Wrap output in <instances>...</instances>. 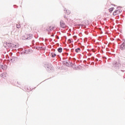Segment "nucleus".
Returning a JSON list of instances; mask_svg holds the SVG:
<instances>
[{"instance_id":"1","label":"nucleus","mask_w":125,"mask_h":125,"mask_svg":"<svg viewBox=\"0 0 125 125\" xmlns=\"http://www.w3.org/2000/svg\"><path fill=\"white\" fill-rule=\"evenodd\" d=\"M121 66V63L118 62H114L113 63V67L116 69V70H119L120 69V66Z\"/></svg>"},{"instance_id":"2","label":"nucleus","mask_w":125,"mask_h":125,"mask_svg":"<svg viewBox=\"0 0 125 125\" xmlns=\"http://www.w3.org/2000/svg\"><path fill=\"white\" fill-rule=\"evenodd\" d=\"M46 69L47 72H50L54 70V67H53L51 64L49 63L47 65V68Z\"/></svg>"},{"instance_id":"3","label":"nucleus","mask_w":125,"mask_h":125,"mask_svg":"<svg viewBox=\"0 0 125 125\" xmlns=\"http://www.w3.org/2000/svg\"><path fill=\"white\" fill-rule=\"evenodd\" d=\"M6 44L9 48H14V44L11 42H6Z\"/></svg>"},{"instance_id":"4","label":"nucleus","mask_w":125,"mask_h":125,"mask_svg":"<svg viewBox=\"0 0 125 125\" xmlns=\"http://www.w3.org/2000/svg\"><path fill=\"white\" fill-rule=\"evenodd\" d=\"M122 10L120 9H118V10H116L113 13V15L114 16H116V15H118V14H120V13L122 12Z\"/></svg>"},{"instance_id":"5","label":"nucleus","mask_w":125,"mask_h":125,"mask_svg":"<svg viewBox=\"0 0 125 125\" xmlns=\"http://www.w3.org/2000/svg\"><path fill=\"white\" fill-rule=\"evenodd\" d=\"M60 27H62V29H65V28H66V25L65 24V23H64V21H61L60 22Z\"/></svg>"},{"instance_id":"6","label":"nucleus","mask_w":125,"mask_h":125,"mask_svg":"<svg viewBox=\"0 0 125 125\" xmlns=\"http://www.w3.org/2000/svg\"><path fill=\"white\" fill-rule=\"evenodd\" d=\"M119 48L121 50H124L125 49V43L123 42L121 45H119Z\"/></svg>"},{"instance_id":"7","label":"nucleus","mask_w":125,"mask_h":125,"mask_svg":"<svg viewBox=\"0 0 125 125\" xmlns=\"http://www.w3.org/2000/svg\"><path fill=\"white\" fill-rule=\"evenodd\" d=\"M62 63L63 65H64V66H65L66 67H69V66H70L69 62L67 61H63L62 62Z\"/></svg>"},{"instance_id":"8","label":"nucleus","mask_w":125,"mask_h":125,"mask_svg":"<svg viewBox=\"0 0 125 125\" xmlns=\"http://www.w3.org/2000/svg\"><path fill=\"white\" fill-rule=\"evenodd\" d=\"M27 40H30L32 39H33V37H34V35L33 34H27Z\"/></svg>"},{"instance_id":"9","label":"nucleus","mask_w":125,"mask_h":125,"mask_svg":"<svg viewBox=\"0 0 125 125\" xmlns=\"http://www.w3.org/2000/svg\"><path fill=\"white\" fill-rule=\"evenodd\" d=\"M7 74L6 72L3 73L0 75L1 78H3V79H5L6 78Z\"/></svg>"},{"instance_id":"10","label":"nucleus","mask_w":125,"mask_h":125,"mask_svg":"<svg viewBox=\"0 0 125 125\" xmlns=\"http://www.w3.org/2000/svg\"><path fill=\"white\" fill-rule=\"evenodd\" d=\"M1 69H2V70H6L7 69V65L6 64L1 65Z\"/></svg>"},{"instance_id":"11","label":"nucleus","mask_w":125,"mask_h":125,"mask_svg":"<svg viewBox=\"0 0 125 125\" xmlns=\"http://www.w3.org/2000/svg\"><path fill=\"white\" fill-rule=\"evenodd\" d=\"M30 52V49H26L24 50V51H23V54H28Z\"/></svg>"},{"instance_id":"12","label":"nucleus","mask_w":125,"mask_h":125,"mask_svg":"<svg viewBox=\"0 0 125 125\" xmlns=\"http://www.w3.org/2000/svg\"><path fill=\"white\" fill-rule=\"evenodd\" d=\"M16 59H18V58L16 57H12V59L10 60V61L13 62L15 61V60H16Z\"/></svg>"},{"instance_id":"13","label":"nucleus","mask_w":125,"mask_h":125,"mask_svg":"<svg viewBox=\"0 0 125 125\" xmlns=\"http://www.w3.org/2000/svg\"><path fill=\"white\" fill-rule=\"evenodd\" d=\"M62 50H63V49L61 47H59L57 49V51H58V52H59V53H61V52H62Z\"/></svg>"},{"instance_id":"14","label":"nucleus","mask_w":125,"mask_h":125,"mask_svg":"<svg viewBox=\"0 0 125 125\" xmlns=\"http://www.w3.org/2000/svg\"><path fill=\"white\" fill-rule=\"evenodd\" d=\"M56 56V54H55L53 52L51 53V54H50L51 57H52V58H54V57H55Z\"/></svg>"},{"instance_id":"15","label":"nucleus","mask_w":125,"mask_h":125,"mask_svg":"<svg viewBox=\"0 0 125 125\" xmlns=\"http://www.w3.org/2000/svg\"><path fill=\"white\" fill-rule=\"evenodd\" d=\"M46 31L48 32V35H49L50 34V31H51V26H50L48 29H47Z\"/></svg>"},{"instance_id":"16","label":"nucleus","mask_w":125,"mask_h":125,"mask_svg":"<svg viewBox=\"0 0 125 125\" xmlns=\"http://www.w3.org/2000/svg\"><path fill=\"white\" fill-rule=\"evenodd\" d=\"M80 51H81V48L78 47V48L75 49V52H76V53H79V52H80Z\"/></svg>"},{"instance_id":"17","label":"nucleus","mask_w":125,"mask_h":125,"mask_svg":"<svg viewBox=\"0 0 125 125\" xmlns=\"http://www.w3.org/2000/svg\"><path fill=\"white\" fill-rule=\"evenodd\" d=\"M64 11H66L67 15H69L71 13V11L69 10H66V9H64Z\"/></svg>"},{"instance_id":"18","label":"nucleus","mask_w":125,"mask_h":125,"mask_svg":"<svg viewBox=\"0 0 125 125\" xmlns=\"http://www.w3.org/2000/svg\"><path fill=\"white\" fill-rule=\"evenodd\" d=\"M22 40H28V37L27 36V35H25V36H23L22 37Z\"/></svg>"},{"instance_id":"19","label":"nucleus","mask_w":125,"mask_h":125,"mask_svg":"<svg viewBox=\"0 0 125 125\" xmlns=\"http://www.w3.org/2000/svg\"><path fill=\"white\" fill-rule=\"evenodd\" d=\"M42 46H41V47H40V46H36V47H35V49H37V50H39L40 49H42Z\"/></svg>"},{"instance_id":"20","label":"nucleus","mask_w":125,"mask_h":125,"mask_svg":"<svg viewBox=\"0 0 125 125\" xmlns=\"http://www.w3.org/2000/svg\"><path fill=\"white\" fill-rule=\"evenodd\" d=\"M114 9H115V8H114V7H111V8H109V12H110V13L113 12V11L114 10Z\"/></svg>"},{"instance_id":"21","label":"nucleus","mask_w":125,"mask_h":125,"mask_svg":"<svg viewBox=\"0 0 125 125\" xmlns=\"http://www.w3.org/2000/svg\"><path fill=\"white\" fill-rule=\"evenodd\" d=\"M78 26H81V27H84L85 26V24L81 23V24H79Z\"/></svg>"},{"instance_id":"22","label":"nucleus","mask_w":125,"mask_h":125,"mask_svg":"<svg viewBox=\"0 0 125 125\" xmlns=\"http://www.w3.org/2000/svg\"><path fill=\"white\" fill-rule=\"evenodd\" d=\"M68 63L69 64V65L68 67H72V66H73V63H72V62H68Z\"/></svg>"},{"instance_id":"23","label":"nucleus","mask_w":125,"mask_h":125,"mask_svg":"<svg viewBox=\"0 0 125 125\" xmlns=\"http://www.w3.org/2000/svg\"><path fill=\"white\" fill-rule=\"evenodd\" d=\"M99 32H100V34H103V32H102V29H101V28H100L99 29Z\"/></svg>"},{"instance_id":"24","label":"nucleus","mask_w":125,"mask_h":125,"mask_svg":"<svg viewBox=\"0 0 125 125\" xmlns=\"http://www.w3.org/2000/svg\"><path fill=\"white\" fill-rule=\"evenodd\" d=\"M17 29H20V28H21V26L20 25H18V24H17V26H16Z\"/></svg>"},{"instance_id":"25","label":"nucleus","mask_w":125,"mask_h":125,"mask_svg":"<svg viewBox=\"0 0 125 125\" xmlns=\"http://www.w3.org/2000/svg\"><path fill=\"white\" fill-rule=\"evenodd\" d=\"M73 39H74V40L76 41V40H77V36H74L73 37Z\"/></svg>"},{"instance_id":"26","label":"nucleus","mask_w":125,"mask_h":125,"mask_svg":"<svg viewBox=\"0 0 125 125\" xmlns=\"http://www.w3.org/2000/svg\"><path fill=\"white\" fill-rule=\"evenodd\" d=\"M14 47L15 48H17V45H15V44H14Z\"/></svg>"},{"instance_id":"27","label":"nucleus","mask_w":125,"mask_h":125,"mask_svg":"<svg viewBox=\"0 0 125 125\" xmlns=\"http://www.w3.org/2000/svg\"><path fill=\"white\" fill-rule=\"evenodd\" d=\"M52 30H54V27L53 26L52 27H51V31H52Z\"/></svg>"},{"instance_id":"28","label":"nucleus","mask_w":125,"mask_h":125,"mask_svg":"<svg viewBox=\"0 0 125 125\" xmlns=\"http://www.w3.org/2000/svg\"><path fill=\"white\" fill-rule=\"evenodd\" d=\"M56 38L57 40H59V36H56Z\"/></svg>"},{"instance_id":"29","label":"nucleus","mask_w":125,"mask_h":125,"mask_svg":"<svg viewBox=\"0 0 125 125\" xmlns=\"http://www.w3.org/2000/svg\"><path fill=\"white\" fill-rule=\"evenodd\" d=\"M17 56H20V52L17 53Z\"/></svg>"},{"instance_id":"30","label":"nucleus","mask_w":125,"mask_h":125,"mask_svg":"<svg viewBox=\"0 0 125 125\" xmlns=\"http://www.w3.org/2000/svg\"><path fill=\"white\" fill-rule=\"evenodd\" d=\"M40 44V42H37L36 43V45H39Z\"/></svg>"},{"instance_id":"31","label":"nucleus","mask_w":125,"mask_h":125,"mask_svg":"<svg viewBox=\"0 0 125 125\" xmlns=\"http://www.w3.org/2000/svg\"><path fill=\"white\" fill-rule=\"evenodd\" d=\"M27 88V90H30V91H32V89L30 88Z\"/></svg>"},{"instance_id":"32","label":"nucleus","mask_w":125,"mask_h":125,"mask_svg":"<svg viewBox=\"0 0 125 125\" xmlns=\"http://www.w3.org/2000/svg\"><path fill=\"white\" fill-rule=\"evenodd\" d=\"M120 18V16L118 15L116 17V19H119Z\"/></svg>"},{"instance_id":"33","label":"nucleus","mask_w":125,"mask_h":125,"mask_svg":"<svg viewBox=\"0 0 125 125\" xmlns=\"http://www.w3.org/2000/svg\"><path fill=\"white\" fill-rule=\"evenodd\" d=\"M65 55L66 56H68V55H69V53H65Z\"/></svg>"},{"instance_id":"34","label":"nucleus","mask_w":125,"mask_h":125,"mask_svg":"<svg viewBox=\"0 0 125 125\" xmlns=\"http://www.w3.org/2000/svg\"><path fill=\"white\" fill-rule=\"evenodd\" d=\"M58 35H61V33L60 32H57Z\"/></svg>"},{"instance_id":"35","label":"nucleus","mask_w":125,"mask_h":125,"mask_svg":"<svg viewBox=\"0 0 125 125\" xmlns=\"http://www.w3.org/2000/svg\"><path fill=\"white\" fill-rule=\"evenodd\" d=\"M40 40H42V41H44V39L43 38H40Z\"/></svg>"},{"instance_id":"36","label":"nucleus","mask_w":125,"mask_h":125,"mask_svg":"<svg viewBox=\"0 0 125 125\" xmlns=\"http://www.w3.org/2000/svg\"><path fill=\"white\" fill-rule=\"evenodd\" d=\"M32 43H35V40H32Z\"/></svg>"},{"instance_id":"37","label":"nucleus","mask_w":125,"mask_h":125,"mask_svg":"<svg viewBox=\"0 0 125 125\" xmlns=\"http://www.w3.org/2000/svg\"><path fill=\"white\" fill-rule=\"evenodd\" d=\"M88 56H91L92 54L91 53L88 54Z\"/></svg>"},{"instance_id":"38","label":"nucleus","mask_w":125,"mask_h":125,"mask_svg":"<svg viewBox=\"0 0 125 125\" xmlns=\"http://www.w3.org/2000/svg\"><path fill=\"white\" fill-rule=\"evenodd\" d=\"M63 17L65 18V19H66L67 18V16H64Z\"/></svg>"},{"instance_id":"39","label":"nucleus","mask_w":125,"mask_h":125,"mask_svg":"<svg viewBox=\"0 0 125 125\" xmlns=\"http://www.w3.org/2000/svg\"><path fill=\"white\" fill-rule=\"evenodd\" d=\"M121 72H123V73H125V71L124 70H121Z\"/></svg>"},{"instance_id":"40","label":"nucleus","mask_w":125,"mask_h":125,"mask_svg":"<svg viewBox=\"0 0 125 125\" xmlns=\"http://www.w3.org/2000/svg\"><path fill=\"white\" fill-rule=\"evenodd\" d=\"M69 41H70L71 42H73V40H71V39H69Z\"/></svg>"},{"instance_id":"41","label":"nucleus","mask_w":125,"mask_h":125,"mask_svg":"<svg viewBox=\"0 0 125 125\" xmlns=\"http://www.w3.org/2000/svg\"><path fill=\"white\" fill-rule=\"evenodd\" d=\"M24 54V53L23 52V51L21 53V55H22V54Z\"/></svg>"},{"instance_id":"42","label":"nucleus","mask_w":125,"mask_h":125,"mask_svg":"<svg viewBox=\"0 0 125 125\" xmlns=\"http://www.w3.org/2000/svg\"><path fill=\"white\" fill-rule=\"evenodd\" d=\"M6 57H8V59H9V56H8V55H6Z\"/></svg>"},{"instance_id":"43","label":"nucleus","mask_w":125,"mask_h":125,"mask_svg":"<svg viewBox=\"0 0 125 125\" xmlns=\"http://www.w3.org/2000/svg\"><path fill=\"white\" fill-rule=\"evenodd\" d=\"M2 58H4V55H2Z\"/></svg>"},{"instance_id":"44","label":"nucleus","mask_w":125,"mask_h":125,"mask_svg":"<svg viewBox=\"0 0 125 125\" xmlns=\"http://www.w3.org/2000/svg\"><path fill=\"white\" fill-rule=\"evenodd\" d=\"M51 37H54V34L53 35H51Z\"/></svg>"},{"instance_id":"45","label":"nucleus","mask_w":125,"mask_h":125,"mask_svg":"<svg viewBox=\"0 0 125 125\" xmlns=\"http://www.w3.org/2000/svg\"><path fill=\"white\" fill-rule=\"evenodd\" d=\"M95 60H96V61L97 62V61H98V59H96Z\"/></svg>"},{"instance_id":"46","label":"nucleus","mask_w":125,"mask_h":125,"mask_svg":"<svg viewBox=\"0 0 125 125\" xmlns=\"http://www.w3.org/2000/svg\"><path fill=\"white\" fill-rule=\"evenodd\" d=\"M18 84H20V83L17 82Z\"/></svg>"},{"instance_id":"47","label":"nucleus","mask_w":125,"mask_h":125,"mask_svg":"<svg viewBox=\"0 0 125 125\" xmlns=\"http://www.w3.org/2000/svg\"><path fill=\"white\" fill-rule=\"evenodd\" d=\"M87 51H90V50L87 49Z\"/></svg>"},{"instance_id":"48","label":"nucleus","mask_w":125,"mask_h":125,"mask_svg":"<svg viewBox=\"0 0 125 125\" xmlns=\"http://www.w3.org/2000/svg\"><path fill=\"white\" fill-rule=\"evenodd\" d=\"M50 42H52V39H51Z\"/></svg>"},{"instance_id":"49","label":"nucleus","mask_w":125,"mask_h":125,"mask_svg":"<svg viewBox=\"0 0 125 125\" xmlns=\"http://www.w3.org/2000/svg\"><path fill=\"white\" fill-rule=\"evenodd\" d=\"M113 5L114 6H116V5H115V4H113Z\"/></svg>"},{"instance_id":"50","label":"nucleus","mask_w":125,"mask_h":125,"mask_svg":"<svg viewBox=\"0 0 125 125\" xmlns=\"http://www.w3.org/2000/svg\"><path fill=\"white\" fill-rule=\"evenodd\" d=\"M99 61H100V62H102V61L101 60H100Z\"/></svg>"},{"instance_id":"51","label":"nucleus","mask_w":125,"mask_h":125,"mask_svg":"<svg viewBox=\"0 0 125 125\" xmlns=\"http://www.w3.org/2000/svg\"><path fill=\"white\" fill-rule=\"evenodd\" d=\"M35 39H38V37H35Z\"/></svg>"},{"instance_id":"52","label":"nucleus","mask_w":125,"mask_h":125,"mask_svg":"<svg viewBox=\"0 0 125 125\" xmlns=\"http://www.w3.org/2000/svg\"><path fill=\"white\" fill-rule=\"evenodd\" d=\"M125 65L124 64V65H123V67H125Z\"/></svg>"},{"instance_id":"53","label":"nucleus","mask_w":125,"mask_h":125,"mask_svg":"<svg viewBox=\"0 0 125 125\" xmlns=\"http://www.w3.org/2000/svg\"><path fill=\"white\" fill-rule=\"evenodd\" d=\"M43 45H44L43 43H42Z\"/></svg>"},{"instance_id":"54","label":"nucleus","mask_w":125,"mask_h":125,"mask_svg":"<svg viewBox=\"0 0 125 125\" xmlns=\"http://www.w3.org/2000/svg\"><path fill=\"white\" fill-rule=\"evenodd\" d=\"M122 66H124V64H122Z\"/></svg>"},{"instance_id":"55","label":"nucleus","mask_w":125,"mask_h":125,"mask_svg":"<svg viewBox=\"0 0 125 125\" xmlns=\"http://www.w3.org/2000/svg\"><path fill=\"white\" fill-rule=\"evenodd\" d=\"M117 9H118V7L117 8Z\"/></svg>"},{"instance_id":"56","label":"nucleus","mask_w":125,"mask_h":125,"mask_svg":"<svg viewBox=\"0 0 125 125\" xmlns=\"http://www.w3.org/2000/svg\"><path fill=\"white\" fill-rule=\"evenodd\" d=\"M0 66H1V65H0Z\"/></svg>"}]
</instances>
